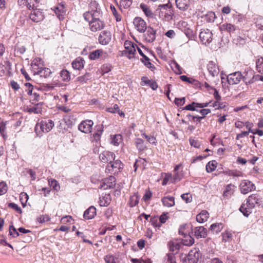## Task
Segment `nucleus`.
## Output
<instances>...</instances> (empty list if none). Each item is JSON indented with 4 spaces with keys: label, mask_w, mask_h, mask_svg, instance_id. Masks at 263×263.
<instances>
[{
    "label": "nucleus",
    "mask_w": 263,
    "mask_h": 263,
    "mask_svg": "<svg viewBox=\"0 0 263 263\" xmlns=\"http://www.w3.org/2000/svg\"><path fill=\"white\" fill-rule=\"evenodd\" d=\"M91 10L84 13V19L89 22L95 18L100 17L101 15L100 9L99 8L98 4L96 1L91 2L90 4Z\"/></svg>",
    "instance_id": "obj_1"
},
{
    "label": "nucleus",
    "mask_w": 263,
    "mask_h": 263,
    "mask_svg": "<svg viewBox=\"0 0 263 263\" xmlns=\"http://www.w3.org/2000/svg\"><path fill=\"white\" fill-rule=\"evenodd\" d=\"M155 13L156 15L165 21H169L173 18V11L170 9L168 4L159 5Z\"/></svg>",
    "instance_id": "obj_2"
},
{
    "label": "nucleus",
    "mask_w": 263,
    "mask_h": 263,
    "mask_svg": "<svg viewBox=\"0 0 263 263\" xmlns=\"http://www.w3.org/2000/svg\"><path fill=\"white\" fill-rule=\"evenodd\" d=\"M247 75L242 76L239 71L235 72L227 76V81L230 85L237 84L242 79L247 83L248 80Z\"/></svg>",
    "instance_id": "obj_3"
},
{
    "label": "nucleus",
    "mask_w": 263,
    "mask_h": 263,
    "mask_svg": "<svg viewBox=\"0 0 263 263\" xmlns=\"http://www.w3.org/2000/svg\"><path fill=\"white\" fill-rule=\"evenodd\" d=\"M54 125V122L51 120H44L36 124L35 129L37 133L39 128L42 132L47 133L52 129Z\"/></svg>",
    "instance_id": "obj_4"
},
{
    "label": "nucleus",
    "mask_w": 263,
    "mask_h": 263,
    "mask_svg": "<svg viewBox=\"0 0 263 263\" xmlns=\"http://www.w3.org/2000/svg\"><path fill=\"white\" fill-rule=\"evenodd\" d=\"M124 54L129 59L134 58V54L136 53V48L137 47V45L130 41H126L124 42Z\"/></svg>",
    "instance_id": "obj_5"
},
{
    "label": "nucleus",
    "mask_w": 263,
    "mask_h": 263,
    "mask_svg": "<svg viewBox=\"0 0 263 263\" xmlns=\"http://www.w3.org/2000/svg\"><path fill=\"white\" fill-rule=\"evenodd\" d=\"M93 122L91 120L82 121L78 126V129L85 134H89L91 132Z\"/></svg>",
    "instance_id": "obj_6"
},
{
    "label": "nucleus",
    "mask_w": 263,
    "mask_h": 263,
    "mask_svg": "<svg viewBox=\"0 0 263 263\" xmlns=\"http://www.w3.org/2000/svg\"><path fill=\"white\" fill-rule=\"evenodd\" d=\"M213 33L208 29H203L200 32L199 37L204 44H209L213 40Z\"/></svg>",
    "instance_id": "obj_7"
},
{
    "label": "nucleus",
    "mask_w": 263,
    "mask_h": 263,
    "mask_svg": "<svg viewBox=\"0 0 263 263\" xmlns=\"http://www.w3.org/2000/svg\"><path fill=\"white\" fill-rule=\"evenodd\" d=\"M241 193L246 194L255 189V187L251 181L248 180L242 181L240 184Z\"/></svg>",
    "instance_id": "obj_8"
},
{
    "label": "nucleus",
    "mask_w": 263,
    "mask_h": 263,
    "mask_svg": "<svg viewBox=\"0 0 263 263\" xmlns=\"http://www.w3.org/2000/svg\"><path fill=\"white\" fill-rule=\"evenodd\" d=\"M123 167V164L120 160H112L106 166V171L108 172H114L115 173L118 172Z\"/></svg>",
    "instance_id": "obj_9"
},
{
    "label": "nucleus",
    "mask_w": 263,
    "mask_h": 263,
    "mask_svg": "<svg viewBox=\"0 0 263 263\" xmlns=\"http://www.w3.org/2000/svg\"><path fill=\"white\" fill-rule=\"evenodd\" d=\"M199 250L198 248H194L191 250L186 257V259L189 263H197L200 256L199 252Z\"/></svg>",
    "instance_id": "obj_10"
},
{
    "label": "nucleus",
    "mask_w": 263,
    "mask_h": 263,
    "mask_svg": "<svg viewBox=\"0 0 263 263\" xmlns=\"http://www.w3.org/2000/svg\"><path fill=\"white\" fill-rule=\"evenodd\" d=\"M100 17L95 18L89 23L90 29L92 31L96 32L102 29L104 27V23L99 19Z\"/></svg>",
    "instance_id": "obj_11"
},
{
    "label": "nucleus",
    "mask_w": 263,
    "mask_h": 263,
    "mask_svg": "<svg viewBox=\"0 0 263 263\" xmlns=\"http://www.w3.org/2000/svg\"><path fill=\"white\" fill-rule=\"evenodd\" d=\"M115 158V154L113 153L108 151H104L99 155V159L100 161L105 163H108L109 164L112 160H114Z\"/></svg>",
    "instance_id": "obj_12"
},
{
    "label": "nucleus",
    "mask_w": 263,
    "mask_h": 263,
    "mask_svg": "<svg viewBox=\"0 0 263 263\" xmlns=\"http://www.w3.org/2000/svg\"><path fill=\"white\" fill-rule=\"evenodd\" d=\"M51 9L54 11V13L60 20H62L64 18V16L66 13V9L63 4H59Z\"/></svg>",
    "instance_id": "obj_13"
},
{
    "label": "nucleus",
    "mask_w": 263,
    "mask_h": 263,
    "mask_svg": "<svg viewBox=\"0 0 263 263\" xmlns=\"http://www.w3.org/2000/svg\"><path fill=\"white\" fill-rule=\"evenodd\" d=\"M133 23L137 30L140 32H144L147 29L146 23L140 17H136Z\"/></svg>",
    "instance_id": "obj_14"
},
{
    "label": "nucleus",
    "mask_w": 263,
    "mask_h": 263,
    "mask_svg": "<svg viewBox=\"0 0 263 263\" xmlns=\"http://www.w3.org/2000/svg\"><path fill=\"white\" fill-rule=\"evenodd\" d=\"M44 14L39 9H33L30 13V18L34 22H40L44 19Z\"/></svg>",
    "instance_id": "obj_15"
},
{
    "label": "nucleus",
    "mask_w": 263,
    "mask_h": 263,
    "mask_svg": "<svg viewBox=\"0 0 263 263\" xmlns=\"http://www.w3.org/2000/svg\"><path fill=\"white\" fill-rule=\"evenodd\" d=\"M207 69L210 74L214 77L218 75L219 69L218 66L213 61H210L207 65Z\"/></svg>",
    "instance_id": "obj_16"
},
{
    "label": "nucleus",
    "mask_w": 263,
    "mask_h": 263,
    "mask_svg": "<svg viewBox=\"0 0 263 263\" xmlns=\"http://www.w3.org/2000/svg\"><path fill=\"white\" fill-rule=\"evenodd\" d=\"M111 33L109 31H102L99 37V42L102 45H107L111 40Z\"/></svg>",
    "instance_id": "obj_17"
},
{
    "label": "nucleus",
    "mask_w": 263,
    "mask_h": 263,
    "mask_svg": "<svg viewBox=\"0 0 263 263\" xmlns=\"http://www.w3.org/2000/svg\"><path fill=\"white\" fill-rule=\"evenodd\" d=\"M144 34L145 40L149 43L153 42L156 39V31L151 27H148Z\"/></svg>",
    "instance_id": "obj_18"
},
{
    "label": "nucleus",
    "mask_w": 263,
    "mask_h": 263,
    "mask_svg": "<svg viewBox=\"0 0 263 263\" xmlns=\"http://www.w3.org/2000/svg\"><path fill=\"white\" fill-rule=\"evenodd\" d=\"M96 215V209L93 206H90L84 213L83 216L86 219H91Z\"/></svg>",
    "instance_id": "obj_19"
},
{
    "label": "nucleus",
    "mask_w": 263,
    "mask_h": 263,
    "mask_svg": "<svg viewBox=\"0 0 263 263\" xmlns=\"http://www.w3.org/2000/svg\"><path fill=\"white\" fill-rule=\"evenodd\" d=\"M194 233L197 238H205L206 236V231L203 227H196Z\"/></svg>",
    "instance_id": "obj_20"
},
{
    "label": "nucleus",
    "mask_w": 263,
    "mask_h": 263,
    "mask_svg": "<svg viewBox=\"0 0 263 263\" xmlns=\"http://www.w3.org/2000/svg\"><path fill=\"white\" fill-rule=\"evenodd\" d=\"M254 208H251L250 204H248V202L246 204L243 203L239 208V211L243 214L246 217H248L250 214L252 213V210Z\"/></svg>",
    "instance_id": "obj_21"
},
{
    "label": "nucleus",
    "mask_w": 263,
    "mask_h": 263,
    "mask_svg": "<svg viewBox=\"0 0 263 263\" xmlns=\"http://www.w3.org/2000/svg\"><path fill=\"white\" fill-rule=\"evenodd\" d=\"M190 3V0H176L177 7L181 10H186Z\"/></svg>",
    "instance_id": "obj_22"
},
{
    "label": "nucleus",
    "mask_w": 263,
    "mask_h": 263,
    "mask_svg": "<svg viewBox=\"0 0 263 263\" xmlns=\"http://www.w3.org/2000/svg\"><path fill=\"white\" fill-rule=\"evenodd\" d=\"M140 7L147 17L150 18H153L154 17V13L147 5L142 3L140 4Z\"/></svg>",
    "instance_id": "obj_23"
},
{
    "label": "nucleus",
    "mask_w": 263,
    "mask_h": 263,
    "mask_svg": "<svg viewBox=\"0 0 263 263\" xmlns=\"http://www.w3.org/2000/svg\"><path fill=\"white\" fill-rule=\"evenodd\" d=\"M141 85H143V83L145 85H148L153 90H156L158 87L157 83L152 80H149L146 77H143L141 78Z\"/></svg>",
    "instance_id": "obj_24"
},
{
    "label": "nucleus",
    "mask_w": 263,
    "mask_h": 263,
    "mask_svg": "<svg viewBox=\"0 0 263 263\" xmlns=\"http://www.w3.org/2000/svg\"><path fill=\"white\" fill-rule=\"evenodd\" d=\"M84 60L82 58L79 57L72 62V66L75 69L80 70L84 67Z\"/></svg>",
    "instance_id": "obj_25"
},
{
    "label": "nucleus",
    "mask_w": 263,
    "mask_h": 263,
    "mask_svg": "<svg viewBox=\"0 0 263 263\" xmlns=\"http://www.w3.org/2000/svg\"><path fill=\"white\" fill-rule=\"evenodd\" d=\"M163 205L166 207H172L175 205V199L173 197L166 196L161 199Z\"/></svg>",
    "instance_id": "obj_26"
},
{
    "label": "nucleus",
    "mask_w": 263,
    "mask_h": 263,
    "mask_svg": "<svg viewBox=\"0 0 263 263\" xmlns=\"http://www.w3.org/2000/svg\"><path fill=\"white\" fill-rule=\"evenodd\" d=\"M209 216V214L205 210H202L196 216V220L199 223H203L206 221Z\"/></svg>",
    "instance_id": "obj_27"
},
{
    "label": "nucleus",
    "mask_w": 263,
    "mask_h": 263,
    "mask_svg": "<svg viewBox=\"0 0 263 263\" xmlns=\"http://www.w3.org/2000/svg\"><path fill=\"white\" fill-rule=\"evenodd\" d=\"M258 196L256 194H253L250 196L247 199V202L250 204L251 208H254L256 204H258Z\"/></svg>",
    "instance_id": "obj_28"
},
{
    "label": "nucleus",
    "mask_w": 263,
    "mask_h": 263,
    "mask_svg": "<svg viewBox=\"0 0 263 263\" xmlns=\"http://www.w3.org/2000/svg\"><path fill=\"white\" fill-rule=\"evenodd\" d=\"M234 185L232 184H228L226 186L223 192V196L224 198H229L233 194L234 191Z\"/></svg>",
    "instance_id": "obj_29"
},
{
    "label": "nucleus",
    "mask_w": 263,
    "mask_h": 263,
    "mask_svg": "<svg viewBox=\"0 0 263 263\" xmlns=\"http://www.w3.org/2000/svg\"><path fill=\"white\" fill-rule=\"evenodd\" d=\"M40 59H35L31 63L32 70L34 72V74H38L39 71L42 68V66H40L38 62L40 61Z\"/></svg>",
    "instance_id": "obj_30"
},
{
    "label": "nucleus",
    "mask_w": 263,
    "mask_h": 263,
    "mask_svg": "<svg viewBox=\"0 0 263 263\" xmlns=\"http://www.w3.org/2000/svg\"><path fill=\"white\" fill-rule=\"evenodd\" d=\"M110 202V197L109 195L106 194L100 198L99 204L101 206H106L109 205Z\"/></svg>",
    "instance_id": "obj_31"
},
{
    "label": "nucleus",
    "mask_w": 263,
    "mask_h": 263,
    "mask_svg": "<svg viewBox=\"0 0 263 263\" xmlns=\"http://www.w3.org/2000/svg\"><path fill=\"white\" fill-rule=\"evenodd\" d=\"M222 31H227L229 33L233 32L236 30V27L231 24H224L220 26Z\"/></svg>",
    "instance_id": "obj_32"
},
{
    "label": "nucleus",
    "mask_w": 263,
    "mask_h": 263,
    "mask_svg": "<svg viewBox=\"0 0 263 263\" xmlns=\"http://www.w3.org/2000/svg\"><path fill=\"white\" fill-rule=\"evenodd\" d=\"M116 179L114 176H110L104 181V185L106 186L104 189L112 188L115 185Z\"/></svg>",
    "instance_id": "obj_33"
},
{
    "label": "nucleus",
    "mask_w": 263,
    "mask_h": 263,
    "mask_svg": "<svg viewBox=\"0 0 263 263\" xmlns=\"http://www.w3.org/2000/svg\"><path fill=\"white\" fill-rule=\"evenodd\" d=\"M135 144L137 149L139 151H143L146 148L144 141L140 138H137L135 139Z\"/></svg>",
    "instance_id": "obj_34"
},
{
    "label": "nucleus",
    "mask_w": 263,
    "mask_h": 263,
    "mask_svg": "<svg viewBox=\"0 0 263 263\" xmlns=\"http://www.w3.org/2000/svg\"><path fill=\"white\" fill-rule=\"evenodd\" d=\"M140 61L146 66L148 68L153 71L155 69V66L151 63L149 59L146 55L144 58L140 59Z\"/></svg>",
    "instance_id": "obj_35"
},
{
    "label": "nucleus",
    "mask_w": 263,
    "mask_h": 263,
    "mask_svg": "<svg viewBox=\"0 0 263 263\" xmlns=\"http://www.w3.org/2000/svg\"><path fill=\"white\" fill-rule=\"evenodd\" d=\"M122 141V136L120 134L111 136V143L115 146H118Z\"/></svg>",
    "instance_id": "obj_36"
},
{
    "label": "nucleus",
    "mask_w": 263,
    "mask_h": 263,
    "mask_svg": "<svg viewBox=\"0 0 263 263\" xmlns=\"http://www.w3.org/2000/svg\"><path fill=\"white\" fill-rule=\"evenodd\" d=\"M223 228V225L221 223H217L212 224L210 228V231L218 233L220 232Z\"/></svg>",
    "instance_id": "obj_37"
},
{
    "label": "nucleus",
    "mask_w": 263,
    "mask_h": 263,
    "mask_svg": "<svg viewBox=\"0 0 263 263\" xmlns=\"http://www.w3.org/2000/svg\"><path fill=\"white\" fill-rule=\"evenodd\" d=\"M103 51L102 50L98 49L90 53L89 58L92 60H95L98 59L103 54Z\"/></svg>",
    "instance_id": "obj_38"
},
{
    "label": "nucleus",
    "mask_w": 263,
    "mask_h": 263,
    "mask_svg": "<svg viewBox=\"0 0 263 263\" xmlns=\"http://www.w3.org/2000/svg\"><path fill=\"white\" fill-rule=\"evenodd\" d=\"M51 73V70L49 68L42 67L38 73L42 77L46 78L49 77Z\"/></svg>",
    "instance_id": "obj_39"
},
{
    "label": "nucleus",
    "mask_w": 263,
    "mask_h": 263,
    "mask_svg": "<svg viewBox=\"0 0 263 263\" xmlns=\"http://www.w3.org/2000/svg\"><path fill=\"white\" fill-rule=\"evenodd\" d=\"M216 162L215 161H210L206 165V170L207 172L210 173L214 171L216 168Z\"/></svg>",
    "instance_id": "obj_40"
},
{
    "label": "nucleus",
    "mask_w": 263,
    "mask_h": 263,
    "mask_svg": "<svg viewBox=\"0 0 263 263\" xmlns=\"http://www.w3.org/2000/svg\"><path fill=\"white\" fill-rule=\"evenodd\" d=\"M170 251L172 252L177 251L179 249L180 245L176 241H170L168 243Z\"/></svg>",
    "instance_id": "obj_41"
},
{
    "label": "nucleus",
    "mask_w": 263,
    "mask_h": 263,
    "mask_svg": "<svg viewBox=\"0 0 263 263\" xmlns=\"http://www.w3.org/2000/svg\"><path fill=\"white\" fill-rule=\"evenodd\" d=\"M116 259L117 258L111 254H107L104 257V260L106 263H120Z\"/></svg>",
    "instance_id": "obj_42"
},
{
    "label": "nucleus",
    "mask_w": 263,
    "mask_h": 263,
    "mask_svg": "<svg viewBox=\"0 0 263 263\" xmlns=\"http://www.w3.org/2000/svg\"><path fill=\"white\" fill-rule=\"evenodd\" d=\"M60 76L64 81H68L70 80V75L67 70H63L60 72Z\"/></svg>",
    "instance_id": "obj_43"
},
{
    "label": "nucleus",
    "mask_w": 263,
    "mask_h": 263,
    "mask_svg": "<svg viewBox=\"0 0 263 263\" xmlns=\"http://www.w3.org/2000/svg\"><path fill=\"white\" fill-rule=\"evenodd\" d=\"M139 202V197L137 194H134L129 199V204L130 207H133L136 205Z\"/></svg>",
    "instance_id": "obj_44"
},
{
    "label": "nucleus",
    "mask_w": 263,
    "mask_h": 263,
    "mask_svg": "<svg viewBox=\"0 0 263 263\" xmlns=\"http://www.w3.org/2000/svg\"><path fill=\"white\" fill-rule=\"evenodd\" d=\"M142 136L143 137H144L149 143L153 144L154 145H157V140L156 138L154 137V136H148L145 134H142Z\"/></svg>",
    "instance_id": "obj_45"
},
{
    "label": "nucleus",
    "mask_w": 263,
    "mask_h": 263,
    "mask_svg": "<svg viewBox=\"0 0 263 263\" xmlns=\"http://www.w3.org/2000/svg\"><path fill=\"white\" fill-rule=\"evenodd\" d=\"M197 108H198V103L193 102L191 104L185 106L184 107V109L198 111V110L197 109Z\"/></svg>",
    "instance_id": "obj_46"
},
{
    "label": "nucleus",
    "mask_w": 263,
    "mask_h": 263,
    "mask_svg": "<svg viewBox=\"0 0 263 263\" xmlns=\"http://www.w3.org/2000/svg\"><path fill=\"white\" fill-rule=\"evenodd\" d=\"M39 3V0H26L27 6L28 9H34Z\"/></svg>",
    "instance_id": "obj_47"
},
{
    "label": "nucleus",
    "mask_w": 263,
    "mask_h": 263,
    "mask_svg": "<svg viewBox=\"0 0 263 263\" xmlns=\"http://www.w3.org/2000/svg\"><path fill=\"white\" fill-rule=\"evenodd\" d=\"M171 67L173 69V70L176 72V73L180 74L181 73V71L180 70V67L179 64L175 61H173L171 63Z\"/></svg>",
    "instance_id": "obj_48"
},
{
    "label": "nucleus",
    "mask_w": 263,
    "mask_h": 263,
    "mask_svg": "<svg viewBox=\"0 0 263 263\" xmlns=\"http://www.w3.org/2000/svg\"><path fill=\"white\" fill-rule=\"evenodd\" d=\"M256 68L259 73H263V59L260 58L257 60L256 63Z\"/></svg>",
    "instance_id": "obj_49"
},
{
    "label": "nucleus",
    "mask_w": 263,
    "mask_h": 263,
    "mask_svg": "<svg viewBox=\"0 0 263 263\" xmlns=\"http://www.w3.org/2000/svg\"><path fill=\"white\" fill-rule=\"evenodd\" d=\"M8 190L7 184L4 181L0 182V196L6 193Z\"/></svg>",
    "instance_id": "obj_50"
},
{
    "label": "nucleus",
    "mask_w": 263,
    "mask_h": 263,
    "mask_svg": "<svg viewBox=\"0 0 263 263\" xmlns=\"http://www.w3.org/2000/svg\"><path fill=\"white\" fill-rule=\"evenodd\" d=\"M26 87L25 91L27 92L28 95H32L33 91L35 90V88H33V85L29 83H26L25 84Z\"/></svg>",
    "instance_id": "obj_51"
},
{
    "label": "nucleus",
    "mask_w": 263,
    "mask_h": 263,
    "mask_svg": "<svg viewBox=\"0 0 263 263\" xmlns=\"http://www.w3.org/2000/svg\"><path fill=\"white\" fill-rule=\"evenodd\" d=\"M63 121H64L68 127H71L74 124L73 121L71 119V116H64Z\"/></svg>",
    "instance_id": "obj_52"
},
{
    "label": "nucleus",
    "mask_w": 263,
    "mask_h": 263,
    "mask_svg": "<svg viewBox=\"0 0 263 263\" xmlns=\"http://www.w3.org/2000/svg\"><path fill=\"white\" fill-rule=\"evenodd\" d=\"M150 222H151L152 224L156 227H160L161 225V223L159 221V219L158 216H155L151 218L150 219Z\"/></svg>",
    "instance_id": "obj_53"
},
{
    "label": "nucleus",
    "mask_w": 263,
    "mask_h": 263,
    "mask_svg": "<svg viewBox=\"0 0 263 263\" xmlns=\"http://www.w3.org/2000/svg\"><path fill=\"white\" fill-rule=\"evenodd\" d=\"M222 240L224 241H230L232 237V234L231 232L226 231L222 234Z\"/></svg>",
    "instance_id": "obj_54"
},
{
    "label": "nucleus",
    "mask_w": 263,
    "mask_h": 263,
    "mask_svg": "<svg viewBox=\"0 0 263 263\" xmlns=\"http://www.w3.org/2000/svg\"><path fill=\"white\" fill-rule=\"evenodd\" d=\"M9 234L12 236L13 237H16L19 236L18 232L13 226H10L9 227Z\"/></svg>",
    "instance_id": "obj_55"
},
{
    "label": "nucleus",
    "mask_w": 263,
    "mask_h": 263,
    "mask_svg": "<svg viewBox=\"0 0 263 263\" xmlns=\"http://www.w3.org/2000/svg\"><path fill=\"white\" fill-rule=\"evenodd\" d=\"M102 132V128L101 127H99V129H98L97 131L93 134V136L95 141L97 142L100 140Z\"/></svg>",
    "instance_id": "obj_56"
},
{
    "label": "nucleus",
    "mask_w": 263,
    "mask_h": 263,
    "mask_svg": "<svg viewBox=\"0 0 263 263\" xmlns=\"http://www.w3.org/2000/svg\"><path fill=\"white\" fill-rule=\"evenodd\" d=\"M182 177V175L181 173H179L178 172H174V174L173 176H172L173 180L172 181V183H175L181 180Z\"/></svg>",
    "instance_id": "obj_57"
},
{
    "label": "nucleus",
    "mask_w": 263,
    "mask_h": 263,
    "mask_svg": "<svg viewBox=\"0 0 263 263\" xmlns=\"http://www.w3.org/2000/svg\"><path fill=\"white\" fill-rule=\"evenodd\" d=\"M40 104H37L35 106L30 107L28 111L31 112H34L35 114H39L41 112V108L39 107Z\"/></svg>",
    "instance_id": "obj_58"
},
{
    "label": "nucleus",
    "mask_w": 263,
    "mask_h": 263,
    "mask_svg": "<svg viewBox=\"0 0 263 263\" xmlns=\"http://www.w3.org/2000/svg\"><path fill=\"white\" fill-rule=\"evenodd\" d=\"M6 122H1L0 123V133L3 137L5 136L6 129Z\"/></svg>",
    "instance_id": "obj_59"
},
{
    "label": "nucleus",
    "mask_w": 263,
    "mask_h": 263,
    "mask_svg": "<svg viewBox=\"0 0 263 263\" xmlns=\"http://www.w3.org/2000/svg\"><path fill=\"white\" fill-rule=\"evenodd\" d=\"M205 17L209 22H214L215 19V13L212 11L209 12Z\"/></svg>",
    "instance_id": "obj_60"
},
{
    "label": "nucleus",
    "mask_w": 263,
    "mask_h": 263,
    "mask_svg": "<svg viewBox=\"0 0 263 263\" xmlns=\"http://www.w3.org/2000/svg\"><path fill=\"white\" fill-rule=\"evenodd\" d=\"M181 198L185 201V202L186 203H190L192 201V196L190 194H188V193H186V194H182L181 196Z\"/></svg>",
    "instance_id": "obj_61"
},
{
    "label": "nucleus",
    "mask_w": 263,
    "mask_h": 263,
    "mask_svg": "<svg viewBox=\"0 0 263 263\" xmlns=\"http://www.w3.org/2000/svg\"><path fill=\"white\" fill-rule=\"evenodd\" d=\"M190 143L192 146L195 148H199L201 145L200 142L195 139H190Z\"/></svg>",
    "instance_id": "obj_62"
},
{
    "label": "nucleus",
    "mask_w": 263,
    "mask_h": 263,
    "mask_svg": "<svg viewBox=\"0 0 263 263\" xmlns=\"http://www.w3.org/2000/svg\"><path fill=\"white\" fill-rule=\"evenodd\" d=\"M49 184L50 186L52 187L54 190H58L60 186L58 181L55 179H51L49 180Z\"/></svg>",
    "instance_id": "obj_63"
},
{
    "label": "nucleus",
    "mask_w": 263,
    "mask_h": 263,
    "mask_svg": "<svg viewBox=\"0 0 263 263\" xmlns=\"http://www.w3.org/2000/svg\"><path fill=\"white\" fill-rule=\"evenodd\" d=\"M171 181L172 182V181L173 180L172 175L171 174H166L165 176L164 177L163 181H162V185H166L169 181Z\"/></svg>",
    "instance_id": "obj_64"
}]
</instances>
